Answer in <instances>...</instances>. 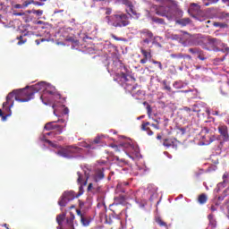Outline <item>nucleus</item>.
<instances>
[{"instance_id": "nucleus-1", "label": "nucleus", "mask_w": 229, "mask_h": 229, "mask_svg": "<svg viewBox=\"0 0 229 229\" xmlns=\"http://www.w3.org/2000/svg\"><path fill=\"white\" fill-rule=\"evenodd\" d=\"M106 20L108 26H113L114 28H126V26H130V18L126 13L106 16Z\"/></svg>"}, {"instance_id": "nucleus-2", "label": "nucleus", "mask_w": 229, "mask_h": 229, "mask_svg": "<svg viewBox=\"0 0 229 229\" xmlns=\"http://www.w3.org/2000/svg\"><path fill=\"white\" fill-rule=\"evenodd\" d=\"M55 153L58 157H62L63 158H74V155H80V153H81V148L74 145L60 146Z\"/></svg>"}, {"instance_id": "nucleus-3", "label": "nucleus", "mask_w": 229, "mask_h": 229, "mask_svg": "<svg viewBox=\"0 0 229 229\" xmlns=\"http://www.w3.org/2000/svg\"><path fill=\"white\" fill-rule=\"evenodd\" d=\"M14 99L15 101H19V103H26L33 99V96H35V92L31 91L30 87L21 89H14Z\"/></svg>"}, {"instance_id": "nucleus-4", "label": "nucleus", "mask_w": 229, "mask_h": 229, "mask_svg": "<svg viewBox=\"0 0 229 229\" xmlns=\"http://www.w3.org/2000/svg\"><path fill=\"white\" fill-rule=\"evenodd\" d=\"M79 195H76V192L73 191H64L61 196V199L58 201L60 207H67L69 201H72L75 198H78Z\"/></svg>"}, {"instance_id": "nucleus-5", "label": "nucleus", "mask_w": 229, "mask_h": 229, "mask_svg": "<svg viewBox=\"0 0 229 229\" xmlns=\"http://www.w3.org/2000/svg\"><path fill=\"white\" fill-rule=\"evenodd\" d=\"M121 80L122 81H123L125 83L124 89L125 90H127L128 92H130V94H132V96H135V89H137L138 85L135 84L133 86H131L130 83H128V75L124 72L121 73Z\"/></svg>"}, {"instance_id": "nucleus-6", "label": "nucleus", "mask_w": 229, "mask_h": 229, "mask_svg": "<svg viewBox=\"0 0 229 229\" xmlns=\"http://www.w3.org/2000/svg\"><path fill=\"white\" fill-rule=\"evenodd\" d=\"M180 34H172L171 38L172 40H177V42H181V44H183V42H187L189 38H191V34L187 31L181 30Z\"/></svg>"}, {"instance_id": "nucleus-7", "label": "nucleus", "mask_w": 229, "mask_h": 229, "mask_svg": "<svg viewBox=\"0 0 229 229\" xmlns=\"http://www.w3.org/2000/svg\"><path fill=\"white\" fill-rule=\"evenodd\" d=\"M218 133H220V137L223 139L224 142H228L229 140V133H228V126L225 124H220L217 127Z\"/></svg>"}, {"instance_id": "nucleus-8", "label": "nucleus", "mask_w": 229, "mask_h": 229, "mask_svg": "<svg viewBox=\"0 0 229 229\" xmlns=\"http://www.w3.org/2000/svg\"><path fill=\"white\" fill-rule=\"evenodd\" d=\"M199 12H201V6H199V4L196 3H191L190 4L188 13L191 15V17H193V19H195L196 15H199Z\"/></svg>"}, {"instance_id": "nucleus-9", "label": "nucleus", "mask_w": 229, "mask_h": 229, "mask_svg": "<svg viewBox=\"0 0 229 229\" xmlns=\"http://www.w3.org/2000/svg\"><path fill=\"white\" fill-rule=\"evenodd\" d=\"M22 4H16L13 5V8H16L17 10L21 8H28L30 4H36L38 6H42V3L40 2H35V0H22Z\"/></svg>"}, {"instance_id": "nucleus-10", "label": "nucleus", "mask_w": 229, "mask_h": 229, "mask_svg": "<svg viewBox=\"0 0 229 229\" xmlns=\"http://www.w3.org/2000/svg\"><path fill=\"white\" fill-rule=\"evenodd\" d=\"M13 98L15 99V92L12 91L7 95L6 101L3 103L4 108L7 106V108L10 110V108L13 106Z\"/></svg>"}, {"instance_id": "nucleus-11", "label": "nucleus", "mask_w": 229, "mask_h": 229, "mask_svg": "<svg viewBox=\"0 0 229 229\" xmlns=\"http://www.w3.org/2000/svg\"><path fill=\"white\" fill-rule=\"evenodd\" d=\"M140 34L143 37V42L145 44H149L150 40H153V32H151L148 29H144L140 31Z\"/></svg>"}, {"instance_id": "nucleus-12", "label": "nucleus", "mask_w": 229, "mask_h": 229, "mask_svg": "<svg viewBox=\"0 0 229 229\" xmlns=\"http://www.w3.org/2000/svg\"><path fill=\"white\" fill-rule=\"evenodd\" d=\"M47 83L44 81L38 82L32 86L30 87L31 92L37 93L40 92V90H46Z\"/></svg>"}, {"instance_id": "nucleus-13", "label": "nucleus", "mask_w": 229, "mask_h": 229, "mask_svg": "<svg viewBox=\"0 0 229 229\" xmlns=\"http://www.w3.org/2000/svg\"><path fill=\"white\" fill-rule=\"evenodd\" d=\"M122 4H124L125 6L129 7V15H133L134 17H137V11L133 9V4L129 0H121Z\"/></svg>"}, {"instance_id": "nucleus-14", "label": "nucleus", "mask_w": 229, "mask_h": 229, "mask_svg": "<svg viewBox=\"0 0 229 229\" xmlns=\"http://www.w3.org/2000/svg\"><path fill=\"white\" fill-rule=\"evenodd\" d=\"M140 53L143 55V58L140 59V64H148V60H151V52H148V50L140 48Z\"/></svg>"}, {"instance_id": "nucleus-15", "label": "nucleus", "mask_w": 229, "mask_h": 229, "mask_svg": "<svg viewBox=\"0 0 229 229\" xmlns=\"http://www.w3.org/2000/svg\"><path fill=\"white\" fill-rule=\"evenodd\" d=\"M151 123L143 121L140 125L141 131H147V134L151 136L153 135V131H151Z\"/></svg>"}, {"instance_id": "nucleus-16", "label": "nucleus", "mask_w": 229, "mask_h": 229, "mask_svg": "<svg viewBox=\"0 0 229 229\" xmlns=\"http://www.w3.org/2000/svg\"><path fill=\"white\" fill-rule=\"evenodd\" d=\"M170 56L174 59L177 60H192V56L191 55L178 53V54H171Z\"/></svg>"}, {"instance_id": "nucleus-17", "label": "nucleus", "mask_w": 229, "mask_h": 229, "mask_svg": "<svg viewBox=\"0 0 229 229\" xmlns=\"http://www.w3.org/2000/svg\"><path fill=\"white\" fill-rule=\"evenodd\" d=\"M105 169H98L96 171L95 174H94V180L96 182V183H98V182H101V180H103V178H105Z\"/></svg>"}, {"instance_id": "nucleus-18", "label": "nucleus", "mask_w": 229, "mask_h": 229, "mask_svg": "<svg viewBox=\"0 0 229 229\" xmlns=\"http://www.w3.org/2000/svg\"><path fill=\"white\" fill-rule=\"evenodd\" d=\"M114 202L116 205H126V196L120 194L114 197Z\"/></svg>"}, {"instance_id": "nucleus-19", "label": "nucleus", "mask_w": 229, "mask_h": 229, "mask_svg": "<svg viewBox=\"0 0 229 229\" xmlns=\"http://www.w3.org/2000/svg\"><path fill=\"white\" fill-rule=\"evenodd\" d=\"M78 179H77V183L79 185H87V177L83 175V174L77 172Z\"/></svg>"}, {"instance_id": "nucleus-20", "label": "nucleus", "mask_w": 229, "mask_h": 229, "mask_svg": "<svg viewBox=\"0 0 229 229\" xmlns=\"http://www.w3.org/2000/svg\"><path fill=\"white\" fill-rule=\"evenodd\" d=\"M208 44L211 46V47H214L216 46H219L221 44V40L216 38H208Z\"/></svg>"}, {"instance_id": "nucleus-21", "label": "nucleus", "mask_w": 229, "mask_h": 229, "mask_svg": "<svg viewBox=\"0 0 229 229\" xmlns=\"http://www.w3.org/2000/svg\"><path fill=\"white\" fill-rule=\"evenodd\" d=\"M66 225L68 229H74V215L66 218Z\"/></svg>"}, {"instance_id": "nucleus-22", "label": "nucleus", "mask_w": 229, "mask_h": 229, "mask_svg": "<svg viewBox=\"0 0 229 229\" xmlns=\"http://www.w3.org/2000/svg\"><path fill=\"white\" fill-rule=\"evenodd\" d=\"M56 122H49L47 123H46L45 125V129L47 130V131H51V130H56V126H58V124H55Z\"/></svg>"}, {"instance_id": "nucleus-23", "label": "nucleus", "mask_w": 229, "mask_h": 229, "mask_svg": "<svg viewBox=\"0 0 229 229\" xmlns=\"http://www.w3.org/2000/svg\"><path fill=\"white\" fill-rule=\"evenodd\" d=\"M64 219H65V214L57 215L56 222H57V225H59V226H57V229H62Z\"/></svg>"}, {"instance_id": "nucleus-24", "label": "nucleus", "mask_w": 229, "mask_h": 229, "mask_svg": "<svg viewBox=\"0 0 229 229\" xmlns=\"http://www.w3.org/2000/svg\"><path fill=\"white\" fill-rule=\"evenodd\" d=\"M219 21H229V13L220 12L217 13Z\"/></svg>"}, {"instance_id": "nucleus-25", "label": "nucleus", "mask_w": 229, "mask_h": 229, "mask_svg": "<svg viewBox=\"0 0 229 229\" xmlns=\"http://www.w3.org/2000/svg\"><path fill=\"white\" fill-rule=\"evenodd\" d=\"M126 192V190L124 189V184L123 182H119L115 189V194H121Z\"/></svg>"}, {"instance_id": "nucleus-26", "label": "nucleus", "mask_w": 229, "mask_h": 229, "mask_svg": "<svg viewBox=\"0 0 229 229\" xmlns=\"http://www.w3.org/2000/svg\"><path fill=\"white\" fill-rule=\"evenodd\" d=\"M163 146H165V148H171V146H174V140L165 139L163 142Z\"/></svg>"}, {"instance_id": "nucleus-27", "label": "nucleus", "mask_w": 229, "mask_h": 229, "mask_svg": "<svg viewBox=\"0 0 229 229\" xmlns=\"http://www.w3.org/2000/svg\"><path fill=\"white\" fill-rule=\"evenodd\" d=\"M208 199L207 198V195L205 193L200 194L198 198V201L200 205H205V203H207Z\"/></svg>"}, {"instance_id": "nucleus-28", "label": "nucleus", "mask_w": 229, "mask_h": 229, "mask_svg": "<svg viewBox=\"0 0 229 229\" xmlns=\"http://www.w3.org/2000/svg\"><path fill=\"white\" fill-rule=\"evenodd\" d=\"M204 6H210L211 4H216L219 3V0H202Z\"/></svg>"}, {"instance_id": "nucleus-29", "label": "nucleus", "mask_w": 229, "mask_h": 229, "mask_svg": "<svg viewBox=\"0 0 229 229\" xmlns=\"http://www.w3.org/2000/svg\"><path fill=\"white\" fill-rule=\"evenodd\" d=\"M213 26H215V28H228V24L225 23V22H219V21H215L213 23Z\"/></svg>"}, {"instance_id": "nucleus-30", "label": "nucleus", "mask_w": 229, "mask_h": 229, "mask_svg": "<svg viewBox=\"0 0 229 229\" xmlns=\"http://www.w3.org/2000/svg\"><path fill=\"white\" fill-rule=\"evenodd\" d=\"M198 58L202 62H205V60H207V57L205 56V52H203V50L200 49V51L198 54Z\"/></svg>"}, {"instance_id": "nucleus-31", "label": "nucleus", "mask_w": 229, "mask_h": 229, "mask_svg": "<svg viewBox=\"0 0 229 229\" xmlns=\"http://www.w3.org/2000/svg\"><path fill=\"white\" fill-rule=\"evenodd\" d=\"M156 223H157L159 226H165V228H167V224L164 222V220H162V218L160 217L156 218Z\"/></svg>"}, {"instance_id": "nucleus-32", "label": "nucleus", "mask_w": 229, "mask_h": 229, "mask_svg": "<svg viewBox=\"0 0 229 229\" xmlns=\"http://www.w3.org/2000/svg\"><path fill=\"white\" fill-rule=\"evenodd\" d=\"M18 41V46H22V44H26V42H28V39H26L25 38H23V36H20L17 38Z\"/></svg>"}, {"instance_id": "nucleus-33", "label": "nucleus", "mask_w": 229, "mask_h": 229, "mask_svg": "<svg viewBox=\"0 0 229 229\" xmlns=\"http://www.w3.org/2000/svg\"><path fill=\"white\" fill-rule=\"evenodd\" d=\"M101 10H103L105 12V15H106V17H110V15H112V8L111 7L101 8Z\"/></svg>"}, {"instance_id": "nucleus-34", "label": "nucleus", "mask_w": 229, "mask_h": 229, "mask_svg": "<svg viewBox=\"0 0 229 229\" xmlns=\"http://www.w3.org/2000/svg\"><path fill=\"white\" fill-rule=\"evenodd\" d=\"M201 48L194 47V48H189V53L191 55H199Z\"/></svg>"}, {"instance_id": "nucleus-35", "label": "nucleus", "mask_w": 229, "mask_h": 229, "mask_svg": "<svg viewBox=\"0 0 229 229\" xmlns=\"http://www.w3.org/2000/svg\"><path fill=\"white\" fill-rule=\"evenodd\" d=\"M64 127H65V125H64V126H63V125H58V124L56 125L55 130H56L58 135L64 133Z\"/></svg>"}, {"instance_id": "nucleus-36", "label": "nucleus", "mask_w": 229, "mask_h": 229, "mask_svg": "<svg viewBox=\"0 0 229 229\" xmlns=\"http://www.w3.org/2000/svg\"><path fill=\"white\" fill-rule=\"evenodd\" d=\"M152 64H154V65H157V67H158V69H159L160 71H163V70H164V66H162V63H161V62L152 60Z\"/></svg>"}, {"instance_id": "nucleus-37", "label": "nucleus", "mask_w": 229, "mask_h": 229, "mask_svg": "<svg viewBox=\"0 0 229 229\" xmlns=\"http://www.w3.org/2000/svg\"><path fill=\"white\" fill-rule=\"evenodd\" d=\"M163 87L164 90H167L168 92H171L172 89L170 88L169 85H167V81H163Z\"/></svg>"}, {"instance_id": "nucleus-38", "label": "nucleus", "mask_w": 229, "mask_h": 229, "mask_svg": "<svg viewBox=\"0 0 229 229\" xmlns=\"http://www.w3.org/2000/svg\"><path fill=\"white\" fill-rule=\"evenodd\" d=\"M81 222L83 225V226H89V222L83 216H81Z\"/></svg>"}, {"instance_id": "nucleus-39", "label": "nucleus", "mask_w": 229, "mask_h": 229, "mask_svg": "<svg viewBox=\"0 0 229 229\" xmlns=\"http://www.w3.org/2000/svg\"><path fill=\"white\" fill-rule=\"evenodd\" d=\"M92 146H94V144H101V137L97 136L93 141L91 142Z\"/></svg>"}, {"instance_id": "nucleus-40", "label": "nucleus", "mask_w": 229, "mask_h": 229, "mask_svg": "<svg viewBox=\"0 0 229 229\" xmlns=\"http://www.w3.org/2000/svg\"><path fill=\"white\" fill-rule=\"evenodd\" d=\"M82 146L87 149H96V147H93L92 143H84Z\"/></svg>"}, {"instance_id": "nucleus-41", "label": "nucleus", "mask_w": 229, "mask_h": 229, "mask_svg": "<svg viewBox=\"0 0 229 229\" xmlns=\"http://www.w3.org/2000/svg\"><path fill=\"white\" fill-rule=\"evenodd\" d=\"M45 90H46V93L49 94L50 96H55L56 94V91L55 90V89H47V88L46 87Z\"/></svg>"}, {"instance_id": "nucleus-42", "label": "nucleus", "mask_w": 229, "mask_h": 229, "mask_svg": "<svg viewBox=\"0 0 229 229\" xmlns=\"http://www.w3.org/2000/svg\"><path fill=\"white\" fill-rule=\"evenodd\" d=\"M154 22H157V24H165V21H164L162 18H156Z\"/></svg>"}, {"instance_id": "nucleus-43", "label": "nucleus", "mask_w": 229, "mask_h": 229, "mask_svg": "<svg viewBox=\"0 0 229 229\" xmlns=\"http://www.w3.org/2000/svg\"><path fill=\"white\" fill-rule=\"evenodd\" d=\"M182 24H183L184 26H186V24H191V19H189V18L182 19Z\"/></svg>"}, {"instance_id": "nucleus-44", "label": "nucleus", "mask_w": 229, "mask_h": 229, "mask_svg": "<svg viewBox=\"0 0 229 229\" xmlns=\"http://www.w3.org/2000/svg\"><path fill=\"white\" fill-rule=\"evenodd\" d=\"M45 142H47V144H49V146H51L52 148H58V145L53 143V141L49 140H45Z\"/></svg>"}, {"instance_id": "nucleus-45", "label": "nucleus", "mask_w": 229, "mask_h": 229, "mask_svg": "<svg viewBox=\"0 0 229 229\" xmlns=\"http://www.w3.org/2000/svg\"><path fill=\"white\" fill-rule=\"evenodd\" d=\"M156 123H150V126H152V128H155V130H160V126L158 125V120H155Z\"/></svg>"}, {"instance_id": "nucleus-46", "label": "nucleus", "mask_w": 229, "mask_h": 229, "mask_svg": "<svg viewBox=\"0 0 229 229\" xmlns=\"http://www.w3.org/2000/svg\"><path fill=\"white\" fill-rule=\"evenodd\" d=\"M151 112H152L151 106L148 105L147 106V114H148V115H151Z\"/></svg>"}, {"instance_id": "nucleus-47", "label": "nucleus", "mask_w": 229, "mask_h": 229, "mask_svg": "<svg viewBox=\"0 0 229 229\" xmlns=\"http://www.w3.org/2000/svg\"><path fill=\"white\" fill-rule=\"evenodd\" d=\"M34 13L40 17V15H42V13H44V11H42V10H36V11H34Z\"/></svg>"}, {"instance_id": "nucleus-48", "label": "nucleus", "mask_w": 229, "mask_h": 229, "mask_svg": "<svg viewBox=\"0 0 229 229\" xmlns=\"http://www.w3.org/2000/svg\"><path fill=\"white\" fill-rule=\"evenodd\" d=\"M6 28H13V30H15L16 26L14 25V21H11Z\"/></svg>"}, {"instance_id": "nucleus-49", "label": "nucleus", "mask_w": 229, "mask_h": 229, "mask_svg": "<svg viewBox=\"0 0 229 229\" xmlns=\"http://www.w3.org/2000/svg\"><path fill=\"white\" fill-rule=\"evenodd\" d=\"M187 59H183V61H182V63H181V65L182 66V67H189L188 65H187V61H186Z\"/></svg>"}, {"instance_id": "nucleus-50", "label": "nucleus", "mask_w": 229, "mask_h": 229, "mask_svg": "<svg viewBox=\"0 0 229 229\" xmlns=\"http://www.w3.org/2000/svg\"><path fill=\"white\" fill-rule=\"evenodd\" d=\"M81 186L79 187V191H80V194H79V196L80 195H81V194H83V187H85V185H83V184H80Z\"/></svg>"}, {"instance_id": "nucleus-51", "label": "nucleus", "mask_w": 229, "mask_h": 229, "mask_svg": "<svg viewBox=\"0 0 229 229\" xmlns=\"http://www.w3.org/2000/svg\"><path fill=\"white\" fill-rule=\"evenodd\" d=\"M92 189H96V187H94V185L92 183H89V186H88V191H92Z\"/></svg>"}, {"instance_id": "nucleus-52", "label": "nucleus", "mask_w": 229, "mask_h": 229, "mask_svg": "<svg viewBox=\"0 0 229 229\" xmlns=\"http://www.w3.org/2000/svg\"><path fill=\"white\" fill-rule=\"evenodd\" d=\"M226 178H228V173H225V174H224V175H223V182L224 183H225L226 182Z\"/></svg>"}, {"instance_id": "nucleus-53", "label": "nucleus", "mask_w": 229, "mask_h": 229, "mask_svg": "<svg viewBox=\"0 0 229 229\" xmlns=\"http://www.w3.org/2000/svg\"><path fill=\"white\" fill-rule=\"evenodd\" d=\"M45 41H46V39H44V38L41 39V40H40V39H36V40H35L37 46H39L40 42H45Z\"/></svg>"}, {"instance_id": "nucleus-54", "label": "nucleus", "mask_w": 229, "mask_h": 229, "mask_svg": "<svg viewBox=\"0 0 229 229\" xmlns=\"http://www.w3.org/2000/svg\"><path fill=\"white\" fill-rule=\"evenodd\" d=\"M184 110H185L186 112H196V110L191 109L190 107H184Z\"/></svg>"}, {"instance_id": "nucleus-55", "label": "nucleus", "mask_w": 229, "mask_h": 229, "mask_svg": "<svg viewBox=\"0 0 229 229\" xmlns=\"http://www.w3.org/2000/svg\"><path fill=\"white\" fill-rule=\"evenodd\" d=\"M95 191L96 192H101V187L99 186L95 187Z\"/></svg>"}, {"instance_id": "nucleus-56", "label": "nucleus", "mask_w": 229, "mask_h": 229, "mask_svg": "<svg viewBox=\"0 0 229 229\" xmlns=\"http://www.w3.org/2000/svg\"><path fill=\"white\" fill-rule=\"evenodd\" d=\"M64 114H65V115H67V114H69V108H64Z\"/></svg>"}, {"instance_id": "nucleus-57", "label": "nucleus", "mask_w": 229, "mask_h": 229, "mask_svg": "<svg viewBox=\"0 0 229 229\" xmlns=\"http://www.w3.org/2000/svg\"><path fill=\"white\" fill-rule=\"evenodd\" d=\"M7 117H8V114L6 115L2 114V121H6Z\"/></svg>"}, {"instance_id": "nucleus-58", "label": "nucleus", "mask_w": 229, "mask_h": 229, "mask_svg": "<svg viewBox=\"0 0 229 229\" xmlns=\"http://www.w3.org/2000/svg\"><path fill=\"white\" fill-rule=\"evenodd\" d=\"M55 123H65V120H64V119H58L57 121H55Z\"/></svg>"}, {"instance_id": "nucleus-59", "label": "nucleus", "mask_w": 229, "mask_h": 229, "mask_svg": "<svg viewBox=\"0 0 229 229\" xmlns=\"http://www.w3.org/2000/svg\"><path fill=\"white\" fill-rule=\"evenodd\" d=\"M77 215L81 216H81H83V215H81V211L80 209H77Z\"/></svg>"}, {"instance_id": "nucleus-60", "label": "nucleus", "mask_w": 229, "mask_h": 229, "mask_svg": "<svg viewBox=\"0 0 229 229\" xmlns=\"http://www.w3.org/2000/svg\"><path fill=\"white\" fill-rule=\"evenodd\" d=\"M157 140H162V135L157 134Z\"/></svg>"}, {"instance_id": "nucleus-61", "label": "nucleus", "mask_w": 229, "mask_h": 229, "mask_svg": "<svg viewBox=\"0 0 229 229\" xmlns=\"http://www.w3.org/2000/svg\"><path fill=\"white\" fill-rule=\"evenodd\" d=\"M114 40H121V38H117L115 35L112 36Z\"/></svg>"}, {"instance_id": "nucleus-62", "label": "nucleus", "mask_w": 229, "mask_h": 229, "mask_svg": "<svg viewBox=\"0 0 229 229\" xmlns=\"http://www.w3.org/2000/svg\"><path fill=\"white\" fill-rule=\"evenodd\" d=\"M46 135H55V132L50 131V132H47Z\"/></svg>"}, {"instance_id": "nucleus-63", "label": "nucleus", "mask_w": 229, "mask_h": 229, "mask_svg": "<svg viewBox=\"0 0 229 229\" xmlns=\"http://www.w3.org/2000/svg\"><path fill=\"white\" fill-rule=\"evenodd\" d=\"M57 140H64V137L59 136V137L57 138Z\"/></svg>"}, {"instance_id": "nucleus-64", "label": "nucleus", "mask_w": 229, "mask_h": 229, "mask_svg": "<svg viewBox=\"0 0 229 229\" xmlns=\"http://www.w3.org/2000/svg\"><path fill=\"white\" fill-rule=\"evenodd\" d=\"M225 50L226 51V53H229V47H225Z\"/></svg>"}]
</instances>
